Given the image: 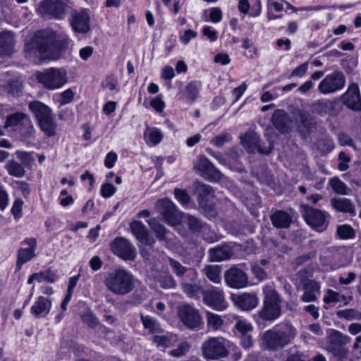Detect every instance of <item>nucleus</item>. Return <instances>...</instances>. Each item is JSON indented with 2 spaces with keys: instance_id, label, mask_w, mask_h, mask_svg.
Returning a JSON list of instances; mask_svg holds the SVG:
<instances>
[{
  "instance_id": "11",
  "label": "nucleus",
  "mask_w": 361,
  "mask_h": 361,
  "mask_svg": "<svg viewBox=\"0 0 361 361\" xmlns=\"http://www.w3.org/2000/svg\"><path fill=\"white\" fill-rule=\"evenodd\" d=\"M178 316L182 323L191 330H199L203 327L202 317L197 309L186 304L178 309Z\"/></svg>"
},
{
  "instance_id": "54",
  "label": "nucleus",
  "mask_w": 361,
  "mask_h": 361,
  "mask_svg": "<svg viewBox=\"0 0 361 361\" xmlns=\"http://www.w3.org/2000/svg\"><path fill=\"white\" fill-rule=\"evenodd\" d=\"M338 315L347 319H360L361 313L355 310L349 309L339 311Z\"/></svg>"
},
{
  "instance_id": "45",
  "label": "nucleus",
  "mask_w": 361,
  "mask_h": 361,
  "mask_svg": "<svg viewBox=\"0 0 361 361\" xmlns=\"http://www.w3.org/2000/svg\"><path fill=\"white\" fill-rule=\"evenodd\" d=\"M212 164H213L207 157L200 156L194 165V169L200 171L201 176L203 177V175H205L208 171H209Z\"/></svg>"
},
{
  "instance_id": "60",
  "label": "nucleus",
  "mask_w": 361,
  "mask_h": 361,
  "mask_svg": "<svg viewBox=\"0 0 361 361\" xmlns=\"http://www.w3.org/2000/svg\"><path fill=\"white\" fill-rule=\"evenodd\" d=\"M160 285L164 288H173L176 286V281L171 275H165L159 279Z\"/></svg>"
},
{
  "instance_id": "50",
  "label": "nucleus",
  "mask_w": 361,
  "mask_h": 361,
  "mask_svg": "<svg viewBox=\"0 0 361 361\" xmlns=\"http://www.w3.org/2000/svg\"><path fill=\"white\" fill-rule=\"evenodd\" d=\"M16 155L17 158L21 161V164L24 167L31 166L35 161V159L32 157V153L23 151H17L16 152Z\"/></svg>"
},
{
  "instance_id": "61",
  "label": "nucleus",
  "mask_w": 361,
  "mask_h": 361,
  "mask_svg": "<svg viewBox=\"0 0 361 361\" xmlns=\"http://www.w3.org/2000/svg\"><path fill=\"white\" fill-rule=\"evenodd\" d=\"M116 188L111 183H104L101 188V195L104 198L111 197L116 192Z\"/></svg>"
},
{
  "instance_id": "10",
  "label": "nucleus",
  "mask_w": 361,
  "mask_h": 361,
  "mask_svg": "<svg viewBox=\"0 0 361 361\" xmlns=\"http://www.w3.org/2000/svg\"><path fill=\"white\" fill-rule=\"evenodd\" d=\"M155 209L169 226H176L182 221V213L177 209L173 202L169 199L159 200L156 202Z\"/></svg>"
},
{
  "instance_id": "32",
  "label": "nucleus",
  "mask_w": 361,
  "mask_h": 361,
  "mask_svg": "<svg viewBox=\"0 0 361 361\" xmlns=\"http://www.w3.org/2000/svg\"><path fill=\"white\" fill-rule=\"evenodd\" d=\"M144 139L148 145L156 146L163 139V134L158 128L147 126L144 132Z\"/></svg>"
},
{
  "instance_id": "38",
  "label": "nucleus",
  "mask_w": 361,
  "mask_h": 361,
  "mask_svg": "<svg viewBox=\"0 0 361 361\" xmlns=\"http://www.w3.org/2000/svg\"><path fill=\"white\" fill-rule=\"evenodd\" d=\"M185 222L189 229L194 233H199L207 227V225L203 224L200 219L190 214L185 215Z\"/></svg>"
},
{
  "instance_id": "22",
  "label": "nucleus",
  "mask_w": 361,
  "mask_h": 361,
  "mask_svg": "<svg viewBox=\"0 0 361 361\" xmlns=\"http://www.w3.org/2000/svg\"><path fill=\"white\" fill-rule=\"evenodd\" d=\"M344 104L353 111H361V97L357 84L349 85L348 90L343 95Z\"/></svg>"
},
{
  "instance_id": "40",
  "label": "nucleus",
  "mask_w": 361,
  "mask_h": 361,
  "mask_svg": "<svg viewBox=\"0 0 361 361\" xmlns=\"http://www.w3.org/2000/svg\"><path fill=\"white\" fill-rule=\"evenodd\" d=\"M147 223L159 240L162 241L166 239L168 231L163 225L158 223L154 219L148 220Z\"/></svg>"
},
{
  "instance_id": "58",
  "label": "nucleus",
  "mask_w": 361,
  "mask_h": 361,
  "mask_svg": "<svg viewBox=\"0 0 361 361\" xmlns=\"http://www.w3.org/2000/svg\"><path fill=\"white\" fill-rule=\"evenodd\" d=\"M240 345L245 350H249L254 347L255 343L251 334L240 336Z\"/></svg>"
},
{
  "instance_id": "43",
  "label": "nucleus",
  "mask_w": 361,
  "mask_h": 361,
  "mask_svg": "<svg viewBox=\"0 0 361 361\" xmlns=\"http://www.w3.org/2000/svg\"><path fill=\"white\" fill-rule=\"evenodd\" d=\"M176 338L172 335H154L152 341L158 347L166 348L172 346L176 341Z\"/></svg>"
},
{
  "instance_id": "6",
  "label": "nucleus",
  "mask_w": 361,
  "mask_h": 361,
  "mask_svg": "<svg viewBox=\"0 0 361 361\" xmlns=\"http://www.w3.org/2000/svg\"><path fill=\"white\" fill-rule=\"evenodd\" d=\"M264 305L259 312V317L265 321H273L281 314V298L273 284H268L263 289Z\"/></svg>"
},
{
  "instance_id": "21",
  "label": "nucleus",
  "mask_w": 361,
  "mask_h": 361,
  "mask_svg": "<svg viewBox=\"0 0 361 361\" xmlns=\"http://www.w3.org/2000/svg\"><path fill=\"white\" fill-rule=\"evenodd\" d=\"M235 306L243 311H249L255 308L258 305V298L255 293H243L231 296Z\"/></svg>"
},
{
  "instance_id": "57",
  "label": "nucleus",
  "mask_w": 361,
  "mask_h": 361,
  "mask_svg": "<svg viewBox=\"0 0 361 361\" xmlns=\"http://www.w3.org/2000/svg\"><path fill=\"white\" fill-rule=\"evenodd\" d=\"M174 195L178 201L182 204H187L190 201V197L185 190L176 188L174 190Z\"/></svg>"
},
{
  "instance_id": "7",
  "label": "nucleus",
  "mask_w": 361,
  "mask_h": 361,
  "mask_svg": "<svg viewBox=\"0 0 361 361\" xmlns=\"http://www.w3.org/2000/svg\"><path fill=\"white\" fill-rule=\"evenodd\" d=\"M37 81L48 90L61 88L68 82L67 71L63 68H50L36 73Z\"/></svg>"
},
{
  "instance_id": "16",
  "label": "nucleus",
  "mask_w": 361,
  "mask_h": 361,
  "mask_svg": "<svg viewBox=\"0 0 361 361\" xmlns=\"http://www.w3.org/2000/svg\"><path fill=\"white\" fill-rule=\"evenodd\" d=\"M202 300L207 306L217 311H223L228 307L223 290L212 286L202 292Z\"/></svg>"
},
{
  "instance_id": "1",
  "label": "nucleus",
  "mask_w": 361,
  "mask_h": 361,
  "mask_svg": "<svg viewBox=\"0 0 361 361\" xmlns=\"http://www.w3.org/2000/svg\"><path fill=\"white\" fill-rule=\"evenodd\" d=\"M297 335L292 324L283 322L260 334L259 346L264 351L277 352L292 344Z\"/></svg>"
},
{
  "instance_id": "59",
  "label": "nucleus",
  "mask_w": 361,
  "mask_h": 361,
  "mask_svg": "<svg viewBox=\"0 0 361 361\" xmlns=\"http://www.w3.org/2000/svg\"><path fill=\"white\" fill-rule=\"evenodd\" d=\"M343 298V295L339 294L337 292H335L332 290H328L327 295H326L324 298V302L329 304L331 302H340Z\"/></svg>"
},
{
  "instance_id": "35",
  "label": "nucleus",
  "mask_w": 361,
  "mask_h": 361,
  "mask_svg": "<svg viewBox=\"0 0 361 361\" xmlns=\"http://www.w3.org/2000/svg\"><path fill=\"white\" fill-rule=\"evenodd\" d=\"M182 288L183 292L192 298H200V295L204 291L202 287L197 283L183 282Z\"/></svg>"
},
{
  "instance_id": "27",
  "label": "nucleus",
  "mask_w": 361,
  "mask_h": 361,
  "mask_svg": "<svg viewBox=\"0 0 361 361\" xmlns=\"http://www.w3.org/2000/svg\"><path fill=\"white\" fill-rule=\"evenodd\" d=\"M51 306V302L49 298L39 296L31 307L30 312L36 317H44L49 314Z\"/></svg>"
},
{
  "instance_id": "33",
  "label": "nucleus",
  "mask_w": 361,
  "mask_h": 361,
  "mask_svg": "<svg viewBox=\"0 0 361 361\" xmlns=\"http://www.w3.org/2000/svg\"><path fill=\"white\" fill-rule=\"evenodd\" d=\"M202 273L212 283L219 284L221 282V267L219 265H207Z\"/></svg>"
},
{
  "instance_id": "28",
  "label": "nucleus",
  "mask_w": 361,
  "mask_h": 361,
  "mask_svg": "<svg viewBox=\"0 0 361 361\" xmlns=\"http://www.w3.org/2000/svg\"><path fill=\"white\" fill-rule=\"evenodd\" d=\"M334 109V104L329 99H318L310 105L311 112L319 116H325Z\"/></svg>"
},
{
  "instance_id": "3",
  "label": "nucleus",
  "mask_w": 361,
  "mask_h": 361,
  "mask_svg": "<svg viewBox=\"0 0 361 361\" xmlns=\"http://www.w3.org/2000/svg\"><path fill=\"white\" fill-rule=\"evenodd\" d=\"M104 283L110 292L117 295H128L135 287L134 276L121 268L116 269L108 273Z\"/></svg>"
},
{
  "instance_id": "36",
  "label": "nucleus",
  "mask_w": 361,
  "mask_h": 361,
  "mask_svg": "<svg viewBox=\"0 0 361 361\" xmlns=\"http://www.w3.org/2000/svg\"><path fill=\"white\" fill-rule=\"evenodd\" d=\"M142 324L145 329H147L151 334L161 333L162 329L157 320L151 316L140 315Z\"/></svg>"
},
{
  "instance_id": "9",
  "label": "nucleus",
  "mask_w": 361,
  "mask_h": 361,
  "mask_svg": "<svg viewBox=\"0 0 361 361\" xmlns=\"http://www.w3.org/2000/svg\"><path fill=\"white\" fill-rule=\"evenodd\" d=\"M300 212L305 222L314 230L322 232L328 226V212L312 207L307 204L300 206Z\"/></svg>"
},
{
  "instance_id": "53",
  "label": "nucleus",
  "mask_w": 361,
  "mask_h": 361,
  "mask_svg": "<svg viewBox=\"0 0 361 361\" xmlns=\"http://www.w3.org/2000/svg\"><path fill=\"white\" fill-rule=\"evenodd\" d=\"M83 322L87 324L90 327L94 328L97 326L99 321L94 314L90 311H85L82 315Z\"/></svg>"
},
{
  "instance_id": "41",
  "label": "nucleus",
  "mask_w": 361,
  "mask_h": 361,
  "mask_svg": "<svg viewBox=\"0 0 361 361\" xmlns=\"http://www.w3.org/2000/svg\"><path fill=\"white\" fill-rule=\"evenodd\" d=\"M35 256V252L27 248H20L18 252L16 267L20 269L23 264Z\"/></svg>"
},
{
  "instance_id": "44",
  "label": "nucleus",
  "mask_w": 361,
  "mask_h": 361,
  "mask_svg": "<svg viewBox=\"0 0 361 361\" xmlns=\"http://www.w3.org/2000/svg\"><path fill=\"white\" fill-rule=\"evenodd\" d=\"M336 235L342 240L352 239L355 236V231L350 225H339L336 228Z\"/></svg>"
},
{
  "instance_id": "55",
  "label": "nucleus",
  "mask_w": 361,
  "mask_h": 361,
  "mask_svg": "<svg viewBox=\"0 0 361 361\" xmlns=\"http://www.w3.org/2000/svg\"><path fill=\"white\" fill-rule=\"evenodd\" d=\"M190 348V345L187 342H182L179 344L176 349L172 350L169 354L173 357H181L186 354Z\"/></svg>"
},
{
  "instance_id": "48",
  "label": "nucleus",
  "mask_w": 361,
  "mask_h": 361,
  "mask_svg": "<svg viewBox=\"0 0 361 361\" xmlns=\"http://www.w3.org/2000/svg\"><path fill=\"white\" fill-rule=\"evenodd\" d=\"M6 90L13 96L19 94L23 90L22 81L19 79H13L8 81L6 85Z\"/></svg>"
},
{
  "instance_id": "51",
  "label": "nucleus",
  "mask_w": 361,
  "mask_h": 361,
  "mask_svg": "<svg viewBox=\"0 0 361 361\" xmlns=\"http://www.w3.org/2000/svg\"><path fill=\"white\" fill-rule=\"evenodd\" d=\"M232 139V137L228 133H224L219 135L211 140V144L215 145L217 147H221L224 144L229 142Z\"/></svg>"
},
{
  "instance_id": "63",
  "label": "nucleus",
  "mask_w": 361,
  "mask_h": 361,
  "mask_svg": "<svg viewBox=\"0 0 361 361\" xmlns=\"http://www.w3.org/2000/svg\"><path fill=\"white\" fill-rule=\"evenodd\" d=\"M338 142L342 146H350L354 149H356L352 138L347 134L341 133L338 135Z\"/></svg>"
},
{
  "instance_id": "34",
  "label": "nucleus",
  "mask_w": 361,
  "mask_h": 361,
  "mask_svg": "<svg viewBox=\"0 0 361 361\" xmlns=\"http://www.w3.org/2000/svg\"><path fill=\"white\" fill-rule=\"evenodd\" d=\"M297 119H299L301 126L307 130L311 131L316 128L314 118L307 111H298Z\"/></svg>"
},
{
  "instance_id": "31",
  "label": "nucleus",
  "mask_w": 361,
  "mask_h": 361,
  "mask_svg": "<svg viewBox=\"0 0 361 361\" xmlns=\"http://www.w3.org/2000/svg\"><path fill=\"white\" fill-rule=\"evenodd\" d=\"M169 263L172 268L173 271L177 276L182 277L186 272H188V274L191 277L193 281L197 279V274L195 270L188 269L186 267H183L178 261L169 257Z\"/></svg>"
},
{
  "instance_id": "26",
  "label": "nucleus",
  "mask_w": 361,
  "mask_h": 361,
  "mask_svg": "<svg viewBox=\"0 0 361 361\" xmlns=\"http://www.w3.org/2000/svg\"><path fill=\"white\" fill-rule=\"evenodd\" d=\"M331 205L338 212L348 213L352 216H355L356 214L355 206L350 199L345 197L332 198Z\"/></svg>"
},
{
  "instance_id": "13",
  "label": "nucleus",
  "mask_w": 361,
  "mask_h": 361,
  "mask_svg": "<svg viewBox=\"0 0 361 361\" xmlns=\"http://www.w3.org/2000/svg\"><path fill=\"white\" fill-rule=\"evenodd\" d=\"M307 271L300 270L296 274L297 279L300 281L302 289L304 293L301 297V300L304 302H310L316 301L320 295V285L317 281L307 279Z\"/></svg>"
},
{
  "instance_id": "30",
  "label": "nucleus",
  "mask_w": 361,
  "mask_h": 361,
  "mask_svg": "<svg viewBox=\"0 0 361 361\" xmlns=\"http://www.w3.org/2000/svg\"><path fill=\"white\" fill-rule=\"evenodd\" d=\"M231 249L226 245L219 246L209 250V259L212 262H221L229 259L232 256Z\"/></svg>"
},
{
  "instance_id": "4",
  "label": "nucleus",
  "mask_w": 361,
  "mask_h": 361,
  "mask_svg": "<svg viewBox=\"0 0 361 361\" xmlns=\"http://www.w3.org/2000/svg\"><path fill=\"white\" fill-rule=\"evenodd\" d=\"M350 338L336 329H329L326 336L324 349L331 355L333 361H346L349 351L345 346Z\"/></svg>"
},
{
  "instance_id": "20",
  "label": "nucleus",
  "mask_w": 361,
  "mask_h": 361,
  "mask_svg": "<svg viewBox=\"0 0 361 361\" xmlns=\"http://www.w3.org/2000/svg\"><path fill=\"white\" fill-rule=\"evenodd\" d=\"M111 251L126 260L133 259L136 255L134 246L126 238L118 237L111 243Z\"/></svg>"
},
{
  "instance_id": "23",
  "label": "nucleus",
  "mask_w": 361,
  "mask_h": 361,
  "mask_svg": "<svg viewBox=\"0 0 361 361\" xmlns=\"http://www.w3.org/2000/svg\"><path fill=\"white\" fill-rule=\"evenodd\" d=\"M130 228L140 243L147 246L153 247L155 240L149 236L147 227L141 221H132L130 224Z\"/></svg>"
},
{
  "instance_id": "47",
  "label": "nucleus",
  "mask_w": 361,
  "mask_h": 361,
  "mask_svg": "<svg viewBox=\"0 0 361 361\" xmlns=\"http://www.w3.org/2000/svg\"><path fill=\"white\" fill-rule=\"evenodd\" d=\"M201 84L198 81H192L189 82L185 87L187 97L192 102L197 97L200 90Z\"/></svg>"
},
{
  "instance_id": "39",
  "label": "nucleus",
  "mask_w": 361,
  "mask_h": 361,
  "mask_svg": "<svg viewBox=\"0 0 361 361\" xmlns=\"http://www.w3.org/2000/svg\"><path fill=\"white\" fill-rule=\"evenodd\" d=\"M6 169L9 175L15 177L21 178L25 173V167L14 160L8 161L6 164Z\"/></svg>"
},
{
  "instance_id": "37",
  "label": "nucleus",
  "mask_w": 361,
  "mask_h": 361,
  "mask_svg": "<svg viewBox=\"0 0 361 361\" xmlns=\"http://www.w3.org/2000/svg\"><path fill=\"white\" fill-rule=\"evenodd\" d=\"M206 320L207 328L212 331H217L221 328L224 324L223 318L214 312H206Z\"/></svg>"
},
{
  "instance_id": "19",
  "label": "nucleus",
  "mask_w": 361,
  "mask_h": 361,
  "mask_svg": "<svg viewBox=\"0 0 361 361\" xmlns=\"http://www.w3.org/2000/svg\"><path fill=\"white\" fill-rule=\"evenodd\" d=\"M90 16L85 10L73 11L68 22L75 32L85 34L90 30Z\"/></svg>"
},
{
  "instance_id": "12",
  "label": "nucleus",
  "mask_w": 361,
  "mask_h": 361,
  "mask_svg": "<svg viewBox=\"0 0 361 361\" xmlns=\"http://www.w3.org/2000/svg\"><path fill=\"white\" fill-rule=\"evenodd\" d=\"M5 126L14 127L16 130L25 137L32 135L35 129L27 115L22 112H16L7 116Z\"/></svg>"
},
{
  "instance_id": "15",
  "label": "nucleus",
  "mask_w": 361,
  "mask_h": 361,
  "mask_svg": "<svg viewBox=\"0 0 361 361\" xmlns=\"http://www.w3.org/2000/svg\"><path fill=\"white\" fill-rule=\"evenodd\" d=\"M241 144L250 153L257 151L262 154H269L273 149V144L269 142L268 146L260 144L259 137L254 130H250L240 136Z\"/></svg>"
},
{
  "instance_id": "18",
  "label": "nucleus",
  "mask_w": 361,
  "mask_h": 361,
  "mask_svg": "<svg viewBox=\"0 0 361 361\" xmlns=\"http://www.w3.org/2000/svg\"><path fill=\"white\" fill-rule=\"evenodd\" d=\"M224 280L231 288L240 289L248 285V276L245 271L237 267H232L224 273Z\"/></svg>"
},
{
  "instance_id": "64",
  "label": "nucleus",
  "mask_w": 361,
  "mask_h": 361,
  "mask_svg": "<svg viewBox=\"0 0 361 361\" xmlns=\"http://www.w3.org/2000/svg\"><path fill=\"white\" fill-rule=\"evenodd\" d=\"M23 202L21 200H16L12 207L11 212L15 219H18L22 215Z\"/></svg>"
},
{
  "instance_id": "42",
  "label": "nucleus",
  "mask_w": 361,
  "mask_h": 361,
  "mask_svg": "<svg viewBox=\"0 0 361 361\" xmlns=\"http://www.w3.org/2000/svg\"><path fill=\"white\" fill-rule=\"evenodd\" d=\"M193 189L195 193H196L198 195L199 199H201L202 200L211 195L213 192L212 188L210 185L198 180L194 183Z\"/></svg>"
},
{
  "instance_id": "14",
  "label": "nucleus",
  "mask_w": 361,
  "mask_h": 361,
  "mask_svg": "<svg viewBox=\"0 0 361 361\" xmlns=\"http://www.w3.org/2000/svg\"><path fill=\"white\" fill-rule=\"evenodd\" d=\"M67 8V0H44L38 8L39 13L46 18H63Z\"/></svg>"
},
{
  "instance_id": "2",
  "label": "nucleus",
  "mask_w": 361,
  "mask_h": 361,
  "mask_svg": "<svg viewBox=\"0 0 361 361\" xmlns=\"http://www.w3.org/2000/svg\"><path fill=\"white\" fill-rule=\"evenodd\" d=\"M56 39V35L52 30L37 31L25 46L26 57L30 59H35L37 56L41 59L53 58L52 51Z\"/></svg>"
},
{
  "instance_id": "5",
  "label": "nucleus",
  "mask_w": 361,
  "mask_h": 361,
  "mask_svg": "<svg viewBox=\"0 0 361 361\" xmlns=\"http://www.w3.org/2000/svg\"><path fill=\"white\" fill-rule=\"evenodd\" d=\"M29 109L34 114L40 129L47 136L53 137L56 134L57 123L49 106L35 100L29 103Z\"/></svg>"
},
{
  "instance_id": "62",
  "label": "nucleus",
  "mask_w": 361,
  "mask_h": 361,
  "mask_svg": "<svg viewBox=\"0 0 361 361\" xmlns=\"http://www.w3.org/2000/svg\"><path fill=\"white\" fill-rule=\"evenodd\" d=\"M74 97V93L71 89H68L59 94V102L61 105L70 103Z\"/></svg>"
},
{
  "instance_id": "8",
  "label": "nucleus",
  "mask_w": 361,
  "mask_h": 361,
  "mask_svg": "<svg viewBox=\"0 0 361 361\" xmlns=\"http://www.w3.org/2000/svg\"><path fill=\"white\" fill-rule=\"evenodd\" d=\"M226 340L221 336L209 337L202 344V355L207 360H218L228 355Z\"/></svg>"
},
{
  "instance_id": "46",
  "label": "nucleus",
  "mask_w": 361,
  "mask_h": 361,
  "mask_svg": "<svg viewBox=\"0 0 361 361\" xmlns=\"http://www.w3.org/2000/svg\"><path fill=\"white\" fill-rule=\"evenodd\" d=\"M329 185L332 190L338 195H345L349 193V189L346 185L338 178H333L329 180Z\"/></svg>"
},
{
  "instance_id": "56",
  "label": "nucleus",
  "mask_w": 361,
  "mask_h": 361,
  "mask_svg": "<svg viewBox=\"0 0 361 361\" xmlns=\"http://www.w3.org/2000/svg\"><path fill=\"white\" fill-rule=\"evenodd\" d=\"M252 271L255 278L259 281H264L267 278V273L265 271V269L262 267L259 264H252Z\"/></svg>"
},
{
  "instance_id": "29",
  "label": "nucleus",
  "mask_w": 361,
  "mask_h": 361,
  "mask_svg": "<svg viewBox=\"0 0 361 361\" xmlns=\"http://www.w3.org/2000/svg\"><path fill=\"white\" fill-rule=\"evenodd\" d=\"M272 224L278 228H288L292 223V216L286 212L276 210L271 216Z\"/></svg>"
},
{
  "instance_id": "17",
  "label": "nucleus",
  "mask_w": 361,
  "mask_h": 361,
  "mask_svg": "<svg viewBox=\"0 0 361 361\" xmlns=\"http://www.w3.org/2000/svg\"><path fill=\"white\" fill-rule=\"evenodd\" d=\"M345 76L341 72H334L326 75L318 86L319 91L324 94L333 93L342 89L345 85Z\"/></svg>"
},
{
  "instance_id": "52",
  "label": "nucleus",
  "mask_w": 361,
  "mask_h": 361,
  "mask_svg": "<svg viewBox=\"0 0 361 361\" xmlns=\"http://www.w3.org/2000/svg\"><path fill=\"white\" fill-rule=\"evenodd\" d=\"M203 178L209 181L218 182L223 178V174L212 164L209 171L205 175H203Z\"/></svg>"
},
{
  "instance_id": "25",
  "label": "nucleus",
  "mask_w": 361,
  "mask_h": 361,
  "mask_svg": "<svg viewBox=\"0 0 361 361\" xmlns=\"http://www.w3.org/2000/svg\"><path fill=\"white\" fill-rule=\"evenodd\" d=\"M15 34L5 30L0 32V56H11L15 51Z\"/></svg>"
},
{
  "instance_id": "24",
  "label": "nucleus",
  "mask_w": 361,
  "mask_h": 361,
  "mask_svg": "<svg viewBox=\"0 0 361 361\" xmlns=\"http://www.w3.org/2000/svg\"><path fill=\"white\" fill-rule=\"evenodd\" d=\"M271 121L281 133H287L291 130L293 121L289 115L283 110H276L272 115Z\"/></svg>"
},
{
  "instance_id": "49",
  "label": "nucleus",
  "mask_w": 361,
  "mask_h": 361,
  "mask_svg": "<svg viewBox=\"0 0 361 361\" xmlns=\"http://www.w3.org/2000/svg\"><path fill=\"white\" fill-rule=\"evenodd\" d=\"M235 328L240 334V336L249 335L253 331L252 324L245 320H238Z\"/></svg>"
}]
</instances>
